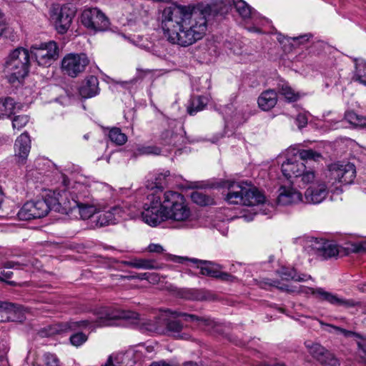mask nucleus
Here are the masks:
<instances>
[{
  "instance_id": "11",
  "label": "nucleus",
  "mask_w": 366,
  "mask_h": 366,
  "mask_svg": "<svg viewBox=\"0 0 366 366\" xmlns=\"http://www.w3.org/2000/svg\"><path fill=\"white\" fill-rule=\"evenodd\" d=\"M326 177L329 178L327 184H330L331 187L335 183L350 184L356 177V168L355 164L350 162L333 163L329 165Z\"/></svg>"
},
{
  "instance_id": "42",
  "label": "nucleus",
  "mask_w": 366,
  "mask_h": 366,
  "mask_svg": "<svg viewBox=\"0 0 366 366\" xmlns=\"http://www.w3.org/2000/svg\"><path fill=\"white\" fill-rule=\"evenodd\" d=\"M44 361L46 366H59L57 357L52 353H45L44 355Z\"/></svg>"
},
{
  "instance_id": "25",
  "label": "nucleus",
  "mask_w": 366,
  "mask_h": 366,
  "mask_svg": "<svg viewBox=\"0 0 366 366\" xmlns=\"http://www.w3.org/2000/svg\"><path fill=\"white\" fill-rule=\"evenodd\" d=\"M232 4L239 16L244 20L251 19L254 22L259 15L243 0H232Z\"/></svg>"
},
{
  "instance_id": "9",
  "label": "nucleus",
  "mask_w": 366,
  "mask_h": 366,
  "mask_svg": "<svg viewBox=\"0 0 366 366\" xmlns=\"http://www.w3.org/2000/svg\"><path fill=\"white\" fill-rule=\"evenodd\" d=\"M298 155L300 160H297L295 157L287 159L282 164V172L283 175L289 180L292 178H298L300 172L305 169V160L317 161L322 157L321 154L312 149H301L298 151Z\"/></svg>"
},
{
  "instance_id": "38",
  "label": "nucleus",
  "mask_w": 366,
  "mask_h": 366,
  "mask_svg": "<svg viewBox=\"0 0 366 366\" xmlns=\"http://www.w3.org/2000/svg\"><path fill=\"white\" fill-rule=\"evenodd\" d=\"M29 122V117L26 114L15 116L12 119V127L14 129L20 130L24 128Z\"/></svg>"
},
{
  "instance_id": "20",
  "label": "nucleus",
  "mask_w": 366,
  "mask_h": 366,
  "mask_svg": "<svg viewBox=\"0 0 366 366\" xmlns=\"http://www.w3.org/2000/svg\"><path fill=\"white\" fill-rule=\"evenodd\" d=\"M177 262L179 263H183L184 260H189L193 263L197 264V268L200 269V273L202 275H206L211 277L216 278L219 274V269L222 268V266L218 264H215L210 261L199 260L195 258L187 259L182 257H178Z\"/></svg>"
},
{
  "instance_id": "35",
  "label": "nucleus",
  "mask_w": 366,
  "mask_h": 366,
  "mask_svg": "<svg viewBox=\"0 0 366 366\" xmlns=\"http://www.w3.org/2000/svg\"><path fill=\"white\" fill-rule=\"evenodd\" d=\"M353 80L366 86V62L356 64Z\"/></svg>"
},
{
  "instance_id": "23",
  "label": "nucleus",
  "mask_w": 366,
  "mask_h": 366,
  "mask_svg": "<svg viewBox=\"0 0 366 366\" xmlns=\"http://www.w3.org/2000/svg\"><path fill=\"white\" fill-rule=\"evenodd\" d=\"M21 105L11 97L0 98V119L9 118L20 110Z\"/></svg>"
},
{
  "instance_id": "14",
  "label": "nucleus",
  "mask_w": 366,
  "mask_h": 366,
  "mask_svg": "<svg viewBox=\"0 0 366 366\" xmlns=\"http://www.w3.org/2000/svg\"><path fill=\"white\" fill-rule=\"evenodd\" d=\"M81 21L85 27L94 31H104L109 27V19L97 8L84 10Z\"/></svg>"
},
{
  "instance_id": "32",
  "label": "nucleus",
  "mask_w": 366,
  "mask_h": 366,
  "mask_svg": "<svg viewBox=\"0 0 366 366\" xmlns=\"http://www.w3.org/2000/svg\"><path fill=\"white\" fill-rule=\"evenodd\" d=\"M345 119L352 126L356 127H366V117L359 115L354 112H347L345 114Z\"/></svg>"
},
{
  "instance_id": "46",
  "label": "nucleus",
  "mask_w": 366,
  "mask_h": 366,
  "mask_svg": "<svg viewBox=\"0 0 366 366\" xmlns=\"http://www.w3.org/2000/svg\"><path fill=\"white\" fill-rule=\"evenodd\" d=\"M21 265H25V264L14 261H7L3 263V267L7 269H20Z\"/></svg>"
},
{
  "instance_id": "52",
  "label": "nucleus",
  "mask_w": 366,
  "mask_h": 366,
  "mask_svg": "<svg viewBox=\"0 0 366 366\" xmlns=\"http://www.w3.org/2000/svg\"><path fill=\"white\" fill-rule=\"evenodd\" d=\"M150 366H171L164 362H153ZM184 366H192V363H187Z\"/></svg>"
},
{
  "instance_id": "15",
  "label": "nucleus",
  "mask_w": 366,
  "mask_h": 366,
  "mask_svg": "<svg viewBox=\"0 0 366 366\" xmlns=\"http://www.w3.org/2000/svg\"><path fill=\"white\" fill-rule=\"evenodd\" d=\"M301 292L306 294L311 293L320 301H326L335 306H342L346 308L354 307L359 303L354 300H347L339 297L337 295L325 291L321 287L316 289L312 287H302Z\"/></svg>"
},
{
  "instance_id": "50",
  "label": "nucleus",
  "mask_w": 366,
  "mask_h": 366,
  "mask_svg": "<svg viewBox=\"0 0 366 366\" xmlns=\"http://www.w3.org/2000/svg\"><path fill=\"white\" fill-rule=\"evenodd\" d=\"M148 275H149V273H142V274H138L137 276L123 277V278H126V279H128V280L134 279V278H137V279H139V280H147L148 279Z\"/></svg>"
},
{
  "instance_id": "29",
  "label": "nucleus",
  "mask_w": 366,
  "mask_h": 366,
  "mask_svg": "<svg viewBox=\"0 0 366 366\" xmlns=\"http://www.w3.org/2000/svg\"><path fill=\"white\" fill-rule=\"evenodd\" d=\"M8 310L9 312L16 314V317L12 319V321L23 322L25 319L23 308L18 305L0 302V311Z\"/></svg>"
},
{
  "instance_id": "13",
  "label": "nucleus",
  "mask_w": 366,
  "mask_h": 366,
  "mask_svg": "<svg viewBox=\"0 0 366 366\" xmlns=\"http://www.w3.org/2000/svg\"><path fill=\"white\" fill-rule=\"evenodd\" d=\"M89 64V59L84 53H69L61 60L63 73L71 78L82 74Z\"/></svg>"
},
{
  "instance_id": "40",
  "label": "nucleus",
  "mask_w": 366,
  "mask_h": 366,
  "mask_svg": "<svg viewBox=\"0 0 366 366\" xmlns=\"http://www.w3.org/2000/svg\"><path fill=\"white\" fill-rule=\"evenodd\" d=\"M69 340L72 345L79 347L87 340V336L83 332H77L72 335Z\"/></svg>"
},
{
  "instance_id": "55",
  "label": "nucleus",
  "mask_w": 366,
  "mask_h": 366,
  "mask_svg": "<svg viewBox=\"0 0 366 366\" xmlns=\"http://www.w3.org/2000/svg\"><path fill=\"white\" fill-rule=\"evenodd\" d=\"M249 31H254V32H259V31H260V30L258 28L254 27V26L249 28Z\"/></svg>"
},
{
  "instance_id": "1",
  "label": "nucleus",
  "mask_w": 366,
  "mask_h": 366,
  "mask_svg": "<svg viewBox=\"0 0 366 366\" xmlns=\"http://www.w3.org/2000/svg\"><path fill=\"white\" fill-rule=\"evenodd\" d=\"M207 8L172 4L162 12V26L168 40L187 47L203 39L207 30Z\"/></svg>"
},
{
  "instance_id": "49",
  "label": "nucleus",
  "mask_w": 366,
  "mask_h": 366,
  "mask_svg": "<svg viewBox=\"0 0 366 366\" xmlns=\"http://www.w3.org/2000/svg\"><path fill=\"white\" fill-rule=\"evenodd\" d=\"M357 345L360 352L362 353L360 354V358L362 359V357H366V337L362 338L361 340L357 342Z\"/></svg>"
},
{
  "instance_id": "37",
  "label": "nucleus",
  "mask_w": 366,
  "mask_h": 366,
  "mask_svg": "<svg viewBox=\"0 0 366 366\" xmlns=\"http://www.w3.org/2000/svg\"><path fill=\"white\" fill-rule=\"evenodd\" d=\"M298 178H301V182L305 184L315 183V172L311 169H307L306 165L305 166V169L300 172Z\"/></svg>"
},
{
  "instance_id": "18",
  "label": "nucleus",
  "mask_w": 366,
  "mask_h": 366,
  "mask_svg": "<svg viewBox=\"0 0 366 366\" xmlns=\"http://www.w3.org/2000/svg\"><path fill=\"white\" fill-rule=\"evenodd\" d=\"M30 149V137L27 132H24L16 138L14 144V157L18 164H25Z\"/></svg>"
},
{
  "instance_id": "24",
  "label": "nucleus",
  "mask_w": 366,
  "mask_h": 366,
  "mask_svg": "<svg viewBox=\"0 0 366 366\" xmlns=\"http://www.w3.org/2000/svg\"><path fill=\"white\" fill-rule=\"evenodd\" d=\"M259 107L264 111L272 109L277 102V94L274 89H267L260 94L257 100Z\"/></svg>"
},
{
  "instance_id": "31",
  "label": "nucleus",
  "mask_w": 366,
  "mask_h": 366,
  "mask_svg": "<svg viewBox=\"0 0 366 366\" xmlns=\"http://www.w3.org/2000/svg\"><path fill=\"white\" fill-rule=\"evenodd\" d=\"M305 345L307 348V352L317 362L321 360L320 357L326 352V348L322 346L317 342H314L310 340H307L305 342Z\"/></svg>"
},
{
  "instance_id": "56",
  "label": "nucleus",
  "mask_w": 366,
  "mask_h": 366,
  "mask_svg": "<svg viewBox=\"0 0 366 366\" xmlns=\"http://www.w3.org/2000/svg\"><path fill=\"white\" fill-rule=\"evenodd\" d=\"M137 71H138L139 72H140V71H141V72H143L144 74L150 72V71H149V69L142 70V69H139V68H137Z\"/></svg>"
},
{
  "instance_id": "44",
  "label": "nucleus",
  "mask_w": 366,
  "mask_h": 366,
  "mask_svg": "<svg viewBox=\"0 0 366 366\" xmlns=\"http://www.w3.org/2000/svg\"><path fill=\"white\" fill-rule=\"evenodd\" d=\"M295 122L300 129L305 127L308 123V117L305 113H300L297 115Z\"/></svg>"
},
{
  "instance_id": "39",
  "label": "nucleus",
  "mask_w": 366,
  "mask_h": 366,
  "mask_svg": "<svg viewBox=\"0 0 366 366\" xmlns=\"http://www.w3.org/2000/svg\"><path fill=\"white\" fill-rule=\"evenodd\" d=\"M170 174L169 171H166L164 173H160L157 175L154 179V187L152 188V190L155 187L157 189H162L167 184V177Z\"/></svg>"
},
{
  "instance_id": "2",
  "label": "nucleus",
  "mask_w": 366,
  "mask_h": 366,
  "mask_svg": "<svg viewBox=\"0 0 366 366\" xmlns=\"http://www.w3.org/2000/svg\"><path fill=\"white\" fill-rule=\"evenodd\" d=\"M191 210L184 197L174 191L165 192L162 199L160 195L152 192L147 195L142 213L143 221L150 226L172 220L183 222L190 219Z\"/></svg>"
},
{
  "instance_id": "27",
  "label": "nucleus",
  "mask_w": 366,
  "mask_h": 366,
  "mask_svg": "<svg viewBox=\"0 0 366 366\" xmlns=\"http://www.w3.org/2000/svg\"><path fill=\"white\" fill-rule=\"evenodd\" d=\"M209 99L205 96H197L191 99L189 106L187 107V112L189 115H195L197 112L202 111Z\"/></svg>"
},
{
  "instance_id": "53",
  "label": "nucleus",
  "mask_w": 366,
  "mask_h": 366,
  "mask_svg": "<svg viewBox=\"0 0 366 366\" xmlns=\"http://www.w3.org/2000/svg\"><path fill=\"white\" fill-rule=\"evenodd\" d=\"M356 252L366 251V242L357 244L355 247Z\"/></svg>"
},
{
  "instance_id": "36",
  "label": "nucleus",
  "mask_w": 366,
  "mask_h": 366,
  "mask_svg": "<svg viewBox=\"0 0 366 366\" xmlns=\"http://www.w3.org/2000/svg\"><path fill=\"white\" fill-rule=\"evenodd\" d=\"M191 198L194 203L201 206L208 205L212 202V199L208 196L200 192H193L191 194Z\"/></svg>"
},
{
  "instance_id": "8",
  "label": "nucleus",
  "mask_w": 366,
  "mask_h": 366,
  "mask_svg": "<svg viewBox=\"0 0 366 366\" xmlns=\"http://www.w3.org/2000/svg\"><path fill=\"white\" fill-rule=\"evenodd\" d=\"M299 241L309 255L320 260L327 259L339 254L337 246L324 239L305 237L300 238Z\"/></svg>"
},
{
  "instance_id": "47",
  "label": "nucleus",
  "mask_w": 366,
  "mask_h": 366,
  "mask_svg": "<svg viewBox=\"0 0 366 366\" xmlns=\"http://www.w3.org/2000/svg\"><path fill=\"white\" fill-rule=\"evenodd\" d=\"M164 249L163 247L159 244H150L148 246V251L149 252L161 254L164 252Z\"/></svg>"
},
{
  "instance_id": "6",
  "label": "nucleus",
  "mask_w": 366,
  "mask_h": 366,
  "mask_svg": "<svg viewBox=\"0 0 366 366\" xmlns=\"http://www.w3.org/2000/svg\"><path fill=\"white\" fill-rule=\"evenodd\" d=\"M29 51L19 47L7 57L4 64V73L11 84L19 82L28 74L29 67Z\"/></svg>"
},
{
  "instance_id": "10",
  "label": "nucleus",
  "mask_w": 366,
  "mask_h": 366,
  "mask_svg": "<svg viewBox=\"0 0 366 366\" xmlns=\"http://www.w3.org/2000/svg\"><path fill=\"white\" fill-rule=\"evenodd\" d=\"M31 56L39 66H49L59 56V48L54 41L35 43L30 47Z\"/></svg>"
},
{
  "instance_id": "48",
  "label": "nucleus",
  "mask_w": 366,
  "mask_h": 366,
  "mask_svg": "<svg viewBox=\"0 0 366 366\" xmlns=\"http://www.w3.org/2000/svg\"><path fill=\"white\" fill-rule=\"evenodd\" d=\"M337 332L342 334L345 337H351L353 335H356V333L350 330H347L345 329L341 328L337 326L330 325Z\"/></svg>"
},
{
  "instance_id": "51",
  "label": "nucleus",
  "mask_w": 366,
  "mask_h": 366,
  "mask_svg": "<svg viewBox=\"0 0 366 366\" xmlns=\"http://www.w3.org/2000/svg\"><path fill=\"white\" fill-rule=\"evenodd\" d=\"M269 285L272 286L276 287L280 289L281 290L292 292V290H290L286 285L280 286L279 281H273L272 282L269 283Z\"/></svg>"
},
{
  "instance_id": "26",
  "label": "nucleus",
  "mask_w": 366,
  "mask_h": 366,
  "mask_svg": "<svg viewBox=\"0 0 366 366\" xmlns=\"http://www.w3.org/2000/svg\"><path fill=\"white\" fill-rule=\"evenodd\" d=\"M278 274L284 280H294L296 282H305L310 279V275L298 274L294 268L290 267H282L279 271Z\"/></svg>"
},
{
  "instance_id": "43",
  "label": "nucleus",
  "mask_w": 366,
  "mask_h": 366,
  "mask_svg": "<svg viewBox=\"0 0 366 366\" xmlns=\"http://www.w3.org/2000/svg\"><path fill=\"white\" fill-rule=\"evenodd\" d=\"M311 37L312 34H306L299 36L288 37V39H291L293 41V44L299 46L307 42Z\"/></svg>"
},
{
  "instance_id": "3",
  "label": "nucleus",
  "mask_w": 366,
  "mask_h": 366,
  "mask_svg": "<svg viewBox=\"0 0 366 366\" xmlns=\"http://www.w3.org/2000/svg\"><path fill=\"white\" fill-rule=\"evenodd\" d=\"M179 317H184L187 322H195L199 327L214 328L216 326L214 320L207 316H197L177 311L167 310L158 318L147 322L146 328L149 331L159 335H165L175 339L189 340L191 335L184 331L183 324L177 319Z\"/></svg>"
},
{
  "instance_id": "4",
  "label": "nucleus",
  "mask_w": 366,
  "mask_h": 366,
  "mask_svg": "<svg viewBox=\"0 0 366 366\" xmlns=\"http://www.w3.org/2000/svg\"><path fill=\"white\" fill-rule=\"evenodd\" d=\"M95 319L79 321H69L49 325L46 329L48 335L66 333L79 328H94L97 327L112 326L119 319H137L138 314L130 311H119L103 307L96 312Z\"/></svg>"
},
{
  "instance_id": "63",
  "label": "nucleus",
  "mask_w": 366,
  "mask_h": 366,
  "mask_svg": "<svg viewBox=\"0 0 366 366\" xmlns=\"http://www.w3.org/2000/svg\"><path fill=\"white\" fill-rule=\"evenodd\" d=\"M84 139H87L89 138V136H88V134H85V135L84 136Z\"/></svg>"
},
{
  "instance_id": "30",
  "label": "nucleus",
  "mask_w": 366,
  "mask_h": 366,
  "mask_svg": "<svg viewBox=\"0 0 366 366\" xmlns=\"http://www.w3.org/2000/svg\"><path fill=\"white\" fill-rule=\"evenodd\" d=\"M278 89L280 94L289 102H295L300 97L299 92H295L287 82L279 83Z\"/></svg>"
},
{
  "instance_id": "16",
  "label": "nucleus",
  "mask_w": 366,
  "mask_h": 366,
  "mask_svg": "<svg viewBox=\"0 0 366 366\" xmlns=\"http://www.w3.org/2000/svg\"><path fill=\"white\" fill-rule=\"evenodd\" d=\"M97 212L99 214L97 219V224L104 227L110 224H115L124 217V210L119 206L108 208L105 205H98Z\"/></svg>"
},
{
  "instance_id": "17",
  "label": "nucleus",
  "mask_w": 366,
  "mask_h": 366,
  "mask_svg": "<svg viewBox=\"0 0 366 366\" xmlns=\"http://www.w3.org/2000/svg\"><path fill=\"white\" fill-rule=\"evenodd\" d=\"M329 187L320 179L311 184L305 192V201L310 204H319L327 196Z\"/></svg>"
},
{
  "instance_id": "22",
  "label": "nucleus",
  "mask_w": 366,
  "mask_h": 366,
  "mask_svg": "<svg viewBox=\"0 0 366 366\" xmlns=\"http://www.w3.org/2000/svg\"><path fill=\"white\" fill-rule=\"evenodd\" d=\"M99 80L95 76H88L80 87L79 94L83 98H91L99 93Z\"/></svg>"
},
{
  "instance_id": "54",
  "label": "nucleus",
  "mask_w": 366,
  "mask_h": 366,
  "mask_svg": "<svg viewBox=\"0 0 366 366\" xmlns=\"http://www.w3.org/2000/svg\"><path fill=\"white\" fill-rule=\"evenodd\" d=\"M1 277L5 280V279H9L11 277V276L13 275V272H5V271H2L1 272Z\"/></svg>"
},
{
  "instance_id": "28",
  "label": "nucleus",
  "mask_w": 366,
  "mask_h": 366,
  "mask_svg": "<svg viewBox=\"0 0 366 366\" xmlns=\"http://www.w3.org/2000/svg\"><path fill=\"white\" fill-rule=\"evenodd\" d=\"M124 264L137 269H157L160 268L154 260L147 259H138L133 261L124 262Z\"/></svg>"
},
{
  "instance_id": "33",
  "label": "nucleus",
  "mask_w": 366,
  "mask_h": 366,
  "mask_svg": "<svg viewBox=\"0 0 366 366\" xmlns=\"http://www.w3.org/2000/svg\"><path fill=\"white\" fill-rule=\"evenodd\" d=\"M109 139L117 145H123L127 141V135L119 128L114 127L109 132Z\"/></svg>"
},
{
  "instance_id": "61",
  "label": "nucleus",
  "mask_w": 366,
  "mask_h": 366,
  "mask_svg": "<svg viewBox=\"0 0 366 366\" xmlns=\"http://www.w3.org/2000/svg\"><path fill=\"white\" fill-rule=\"evenodd\" d=\"M338 189H339V188H338L337 187H336L335 188V189H334V192H335V191H337V190H338ZM331 191H332V192H333V189H331Z\"/></svg>"
},
{
  "instance_id": "45",
  "label": "nucleus",
  "mask_w": 366,
  "mask_h": 366,
  "mask_svg": "<svg viewBox=\"0 0 366 366\" xmlns=\"http://www.w3.org/2000/svg\"><path fill=\"white\" fill-rule=\"evenodd\" d=\"M216 278L225 282H232L235 279V277L233 275L227 272H221V269H219V274H217Z\"/></svg>"
},
{
  "instance_id": "12",
  "label": "nucleus",
  "mask_w": 366,
  "mask_h": 366,
  "mask_svg": "<svg viewBox=\"0 0 366 366\" xmlns=\"http://www.w3.org/2000/svg\"><path fill=\"white\" fill-rule=\"evenodd\" d=\"M52 199H41L26 202L17 212L19 220L26 221L31 219L41 218L46 216L49 210L54 207L51 205Z\"/></svg>"
},
{
  "instance_id": "19",
  "label": "nucleus",
  "mask_w": 366,
  "mask_h": 366,
  "mask_svg": "<svg viewBox=\"0 0 366 366\" xmlns=\"http://www.w3.org/2000/svg\"><path fill=\"white\" fill-rule=\"evenodd\" d=\"M74 16V11L68 6H64L52 16L59 33L64 34L69 28Z\"/></svg>"
},
{
  "instance_id": "34",
  "label": "nucleus",
  "mask_w": 366,
  "mask_h": 366,
  "mask_svg": "<svg viewBox=\"0 0 366 366\" xmlns=\"http://www.w3.org/2000/svg\"><path fill=\"white\" fill-rule=\"evenodd\" d=\"M321 360H318L317 362L320 363L322 366H339L340 361L335 356L333 353L326 350V352H324V355L322 357H320Z\"/></svg>"
},
{
  "instance_id": "41",
  "label": "nucleus",
  "mask_w": 366,
  "mask_h": 366,
  "mask_svg": "<svg viewBox=\"0 0 366 366\" xmlns=\"http://www.w3.org/2000/svg\"><path fill=\"white\" fill-rule=\"evenodd\" d=\"M139 152L141 154H154V155H159L161 153V149L158 147L150 145V146H144L139 148Z\"/></svg>"
},
{
  "instance_id": "7",
  "label": "nucleus",
  "mask_w": 366,
  "mask_h": 366,
  "mask_svg": "<svg viewBox=\"0 0 366 366\" xmlns=\"http://www.w3.org/2000/svg\"><path fill=\"white\" fill-rule=\"evenodd\" d=\"M228 190L226 199L229 204L254 206L262 204L265 200L261 192L247 182H232Z\"/></svg>"
},
{
  "instance_id": "5",
  "label": "nucleus",
  "mask_w": 366,
  "mask_h": 366,
  "mask_svg": "<svg viewBox=\"0 0 366 366\" xmlns=\"http://www.w3.org/2000/svg\"><path fill=\"white\" fill-rule=\"evenodd\" d=\"M58 205L62 207L65 212H71L77 209L81 218L86 219L97 212L98 205L90 203L88 192L86 188L77 184L75 190L70 192L64 190L57 199Z\"/></svg>"
},
{
  "instance_id": "21",
  "label": "nucleus",
  "mask_w": 366,
  "mask_h": 366,
  "mask_svg": "<svg viewBox=\"0 0 366 366\" xmlns=\"http://www.w3.org/2000/svg\"><path fill=\"white\" fill-rule=\"evenodd\" d=\"M302 201L300 192L292 187H281L279 189L277 203L281 205H290Z\"/></svg>"
},
{
  "instance_id": "58",
  "label": "nucleus",
  "mask_w": 366,
  "mask_h": 366,
  "mask_svg": "<svg viewBox=\"0 0 366 366\" xmlns=\"http://www.w3.org/2000/svg\"><path fill=\"white\" fill-rule=\"evenodd\" d=\"M271 366H285V365L284 364L277 363V364L272 365Z\"/></svg>"
},
{
  "instance_id": "60",
  "label": "nucleus",
  "mask_w": 366,
  "mask_h": 366,
  "mask_svg": "<svg viewBox=\"0 0 366 366\" xmlns=\"http://www.w3.org/2000/svg\"><path fill=\"white\" fill-rule=\"evenodd\" d=\"M7 283L9 285H15L14 282H13V281H9V282H7Z\"/></svg>"
},
{
  "instance_id": "59",
  "label": "nucleus",
  "mask_w": 366,
  "mask_h": 366,
  "mask_svg": "<svg viewBox=\"0 0 366 366\" xmlns=\"http://www.w3.org/2000/svg\"><path fill=\"white\" fill-rule=\"evenodd\" d=\"M362 361L366 365V357H362Z\"/></svg>"
},
{
  "instance_id": "62",
  "label": "nucleus",
  "mask_w": 366,
  "mask_h": 366,
  "mask_svg": "<svg viewBox=\"0 0 366 366\" xmlns=\"http://www.w3.org/2000/svg\"><path fill=\"white\" fill-rule=\"evenodd\" d=\"M0 281L1 282H4V279L0 275Z\"/></svg>"
},
{
  "instance_id": "57",
  "label": "nucleus",
  "mask_w": 366,
  "mask_h": 366,
  "mask_svg": "<svg viewBox=\"0 0 366 366\" xmlns=\"http://www.w3.org/2000/svg\"><path fill=\"white\" fill-rule=\"evenodd\" d=\"M255 366H271V365H268V364H266V363H263V362H262V363H259V364H257V365H255Z\"/></svg>"
}]
</instances>
